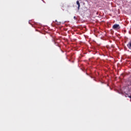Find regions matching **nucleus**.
<instances>
[{
    "mask_svg": "<svg viewBox=\"0 0 131 131\" xmlns=\"http://www.w3.org/2000/svg\"><path fill=\"white\" fill-rule=\"evenodd\" d=\"M55 22H57L56 24H57V25H60V23H58V21H57V20H55Z\"/></svg>",
    "mask_w": 131,
    "mask_h": 131,
    "instance_id": "nucleus-4",
    "label": "nucleus"
},
{
    "mask_svg": "<svg viewBox=\"0 0 131 131\" xmlns=\"http://www.w3.org/2000/svg\"><path fill=\"white\" fill-rule=\"evenodd\" d=\"M127 47L128 49H129V50H131V42H129L127 45Z\"/></svg>",
    "mask_w": 131,
    "mask_h": 131,
    "instance_id": "nucleus-3",
    "label": "nucleus"
},
{
    "mask_svg": "<svg viewBox=\"0 0 131 131\" xmlns=\"http://www.w3.org/2000/svg\"><path fill=\"white\" fill-rule=\"evenodd\" d=\"M74 19H75V20H76V16H74Z\"/></svg>",
    "mask_w": 131,
    "mask_h": 131,
    "instance_id": "nucleus-5",
    "label": "nucleus"
},
{
    "mask_svg": "<svg viewBox=\"0 0 131 131\" xmlns=\"http://www.w3.org/2000/svg\"><path fill=\"white\" fill-rule=\"evenodd\" d=\"M128 98H130L131 99V95L128 96Z\"/></svg>",
    "mask_w": 131,
    "mask_h": 131,
    "instance_id": "nucleus-6",
    "label": "nucleus"
},
{
    "mask_svg": "<svg viewBox=\"0 0 131 131\" xmlns=\"http://www.w3.org/2000/svg\"><path fill=\"white\" fill-rule=\"evenodd\" d=\"M113 29H115V30H116L117 29H120V26H119V25L115 24L113 25Z\"/></svg>",
    "mask_w": 131,
    "mask_h": 131,
    "instance_id": "nucleus-1",
    "label": "nucleus"
},
{
    "mask_svg": "<svg viewBox=\"0 0 131 131\" xmlns=\"http://www.w3.org/2000/svg\"><path fill=\"white\" fill-rule=\"evenodd\" d=\"M76 4L78 5V10H79L80 8V4L79 3V1H77L76 2Z\"/></svg>",
    "mask_w": 131,
    "mask_h": 131,
    "instance_id": "nucleus-2",
    "label": "nucleus"
}]
</instances>
